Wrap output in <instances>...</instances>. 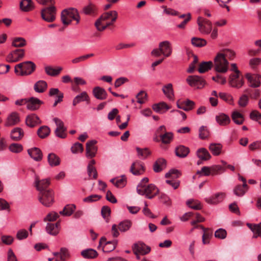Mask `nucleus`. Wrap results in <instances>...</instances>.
Masks as SVG:
<instances>
[{
	"label": "nucleus",
	"mask_w": 261,
	"mask_h": 261,
	"mask_svg": "<svg viewBox=\"0 0 261 261\" xmlns=\"http://www.w3.org/2000/svg\"><path fill=\"white\" fill-rule=\"evenodd\" d=\"M200 227L203 231L202 243L204 244H207L209 243V240L212 235V230L208 228H205L203 226H200Z\"/></svg>",
	"instance_id": "obj_38"
},
{
	"label": "nucleus",
	"mask_w": 261,
	"mask_h": 261,
	"mask_svg": "<svg viewBox=\"0 0 261 261\" xmlns=\"http://www.w3.org/2000/svg\"><path fill=\"white\" fill-rule=\"evenodd\" d=\"M110 181L117 188H122L126 185V178L124 175H122L120 177L112 178Z\"/></svg>",
	"instance_id": "obj_31"
},
{
	"label": "nucleus",
	"mask_w": 261,
	"mask_h": 261,
	"mask_svg": "<svg viewBox=\"0 0 261 261\" xmlns=\"http://www.w3.org/2000/svg\"><path fill=\"white\" fill-rule=\"evenodd\" d=\"M95 164V160H91L89 162V164L88 165V168H88L87 169L88 173H89L90 174V172L94 171V175L93 176V178H94V179H96L97 177V171H96V170L95 167L94 166Z\"/></svg>",
	"instance_id": "obj_60"
},
{
	"label": "nucleus",
	"mask_w": 261,
	"mask_h": 261,
	"mask_svg": "<svg viewBox=\"0 0 261 261\" xmlns=\"http://www.w3.org/2000/svg\"><path fill=\"white\" fill-rule=\"evenodd\" d=\"M50 132V128L48 126L44 125L41 126L38 129L37 134L40 138L43 139L47 137L49 135Z\"/></svg>",
	"instance_id": "obj_48"
},
{
	"label": "nucleus",
	"mask_w": 261,
	"mask_h": 261,
	"mask_svg": "<svg viewBox=\"0 0 261 261\" xmlns=\"http://www.w3.org/2000/svg\"><path fill=\"white\" fill-rule=\"evenodd\" d=\"M152 109L158 113H162L165 112V110L169 109L170 107L166 104V103L162 102L153 105L152 106Z\"/></svg>",
	"instance_id": "obj_43"
},
{
	"label": "nucleus",
	"mask_w": 261,
	"mask_h": 261,
	"mask_svg": "<svg viewBox=\"0 0 261 261\" xmlns=\"http://www.w3.org/2000/svg\"><path fill=\"white\" fill-rule=\"evenodd\" d=\"M248 225L251 230L257 234L254 236V238H256L257 236L261 237V222L258 224H248Z\"/></svg>",
	"instance_id": "obj_58"
},
{
	"label": "nucleus",
	"mask_w": 261,
	"mask_h": 261,
	"mask_svg": "<svg viewBox=\"0 0 261 261\" xmlns=\"http://www.w3.org/2000/svg\"><path fill=\"white\" fill-rule=\"evenodd\" d=\"M27 41L24 38L22 37H16L14 38L12 42V45L16 47H21L25 46Z\"/></svg>",
	"instance_id": "obj_52"
},
{
	"label": "nucleus",
	"mask_w": 261,
	"mask_h": 261,
	"mask_svg": "<svg viewBox=\"0 0 261 261\" xmlns=\"http://www.w3.org/2000/svg\"><path fill=\"white\" fill-rule=\"evenodd\" d=\"M94 56V54L92 53L84 55L72 59L71 62L74 64H78L80 62L85 61L88 58L92 57Z\"/></svg>",
	"instance_id": "obj_56"
},
{
	"label": "nucleus",
	"mask_w": 261,
	"mask_h": 261,
	"mask_svg": "<svg viewBox=\"0 0 261 261\" xmlns=\"http://www.w3.org/2000/svg\"><path fill=\"white\" fill-rule=\"evenodd\" d=\"M246 77L250 87L257 88L260 86L261 76L256 74L247 73L246 74Z\"/></svg>",
	"instance_id": "obj_17"
},
{
	"label": "nucleus",
	"mask_w": 261,
	"mask_h": 261,
	"mask_svg": "<svg viewBox=\"0 0 261 261\" xmlns=\"http://www.w3.org/2000/svg\"><path fill=\"white\" fill-rule=\"evenodd\" d=\"M172 52V48L170 42L164 41L161 42L159 44V48L153 49L151 54L155 57H160L161 55L165 57H168L171 55Z\"/></svg>",
	"instance_id": "obj_5"
},
{
	"label": "nucleus",
	"mask_w": 261,
	"mask_h": 261,
	"mask_svg": "<svg viewBox=\"0 0 261 261\" xmlns=\"http://www.w3.org/2000/svg\"><path fill=\"white\" fill-rule=\"evenodd\" d=\"M47 159L49 165L52 167L58 166L60 163V158L53 153L48 154Z\"/></svg>",
	"instance_id": "obj_40"
},
{
	"label": "nucleus",
	"mask_w": 261,
	"mask_h": 261,
	"mask_svg": "<svg viewBox=\"0 0 261 261\" xmlns=\"http://www.w3.org/2000/svg\"><path fill=\"white\" fill-rule=\"evenodd\" d=\"M81 255L85 258H93L98 255L97 252L94 249H87L81 252Z\"/></svg>",
	"instance_id": "obj_42"
},
{
	"label": "nucleus",
	"mask_w": 261,
	"mask_h": 261,
	"mask_svg": "<svg viewBox=\"0 0 261 261\" xmlns=\"http://www.w3.org/2000/svg\"><path fill=\"white\" fill-rule=\"evenodd\" d=\"M61 19L65 26L69 25L72 20L79 23L80 20L79 14L76 9L70 8L63 10L61 14Z\"/></svg>",
	"instance_id": "obj_4"
},
{
	"label": "nucleus",
	"mask_w": 261,
	"mask_h": 261,
	"mask_svg": "<svg viewBox=\"0 0 261 261\" xmlns=\"http://www.w3.org/2000/svg\"><path fill=\"white\" fill-rule=\"evenodd\" d=\"M216 120L218 123L221 125H226L230 122L229 117L221 113L216 116Z\"/></svg>",
	"instance_id": "obj_32"
},
{
	"label": "nucleus",
	"mask_w": 261,
	"mask_h": 261,
	"mask_svg": "<svg viewBox=\"0 0 261 261\" xmlns=\"http://www.w3.org/2000/svg\"><path fill=\"white\" fill-rule=\"evenodd\" d=\"M9 149L11 152L15 153H18L20 152L22 150L23 147L20 144L12 143L11 145H10Z\"/></svg>",
	"instance_id": "obj_59"
},
{
	"label": "nucleus",
	"mask_w": 261,
	"mask_h": 261,
	"mask_svg": "<svg viewBox=\"0 0 261 261\" xmlns=\"http://www.w3.org/2000/svg\"><path fill=\"white\" fill-rule=\"evenodd\" d=\"M181 175L180 172L176 169H171L168 173L165 174L167 178L176 179L178 178Z\"/></svg>",
	"instance_id": "obj_55"
},
{
	"label": "nucleus",
	"mask_w": 261,
	"mask_h": 261,
	"mask_svg": "<svg viewBox=\"0 0 261 261\" xmlns=\"http://www.w3.org/2000/svg\"><path fill=\"white\" fill-rule=\"evenodd\" d=\"M248 189V185H247V187H244V185H238L234 189L233 192L238 196H243L247 191Z\"/></svg>",
	"instance_id": "obj_49"
},
{
	"label": "nucleus",
	"mask_w": 261,
	"mask_h": 261,
	"mask_svg": "<svg viewBox=\"0 0 261 261\" xmlns=\"http://www.w3.org/2000/svg\"><path fill=\"white\" fill-rule=\"evenodd\" d=\"M35 187L39 193L43 191H47V187L50 185L49 178L40 180L38 176H36L35 181Z\"/></svg>",
	"instance_id": "obj_16"
},
{
	"label": "nucleus",
	"mask_w": 261,
	"mask_h": 261,
	"mask_svg": "<svg viewBox=\"0 0 261 261\" xmlns=\"http://www.w3.org/2000/svg\"><path fill=\"white\" fill-rule=\"evenodd\" d=\"M199 137L202 139H205L208 137L209 135V132L205 126H202L199 129Z\"/></svg>",
	"instance_id": "obj_64"
},
{
	"label": "nucleus",
	"mask_w": 261,
	"mask_h": 261,
	"mask_svg": "<svg viewBox=\"0 0 261 261\" xmlns=\"http://www.w3.org/2000/svg\"><path fill=\"white\" fill-rule=\"evenodd\" d=\"M229 84L232 87L240 88L244 84V81L240 74H231L229 76Z\"/></svg>",
	"instance_id": "obj_18"
},
{
	"label": "nucleus",
	"mask_w": 261,
	"mask_h": 261,
	"mask_svg": "<svg viewBox=\"0 0 261 261\" xmlns=\"http://www.w3.org/2000/svg\"><path fill=\"white\" fill-rule=\"evenodd\" d=\"M165 95L170 100H173L174 91L172 84H168L164 86L162 89Z\"/></svg>",
	"instance_id": "obj_34"
},
{
	"label": "nucleus",
	"mask_w": 261,
	"mask_h": 261,
	"mask_svg": "<svg viewBox=\"0 0 261 261\" xmlns=\"http://www.w3.org/2000/svg\"><path fill=\"white\" fill-rule=\"evenodd\" d=\"M116 242H108L103 246L102 250L104 252H110L114 250L116 248Z\"/></svg>",
	"instance_id": "obj_62"
},
{
	"label": "nucleus",
	"mask_w": 261,
	"mask_h": 261,
	"mask_svg": "<svg viewBox=\"0 0 261 261\" xmlns=\"http://www.w3.org/2000/svg\"><path fill=\"white\" fill-rule=\"evenodd\" d=\"M196 154L199 159L204 161L208 160L211 158V155L208 151L204 148L199 149L197 151Z\"/></svg>",
	"instance_id": "obj_39"
},
{
	"label": "nucleus",
	"mask_w": 261,
	"mask_h": 261,
	"mask_svg": "<svg viewBox=\"0 0 261 261\" xmlns=\"http://www.w3.org/2000/svg\"><path fill=\"white\" fill-rule=\"evenodd\" d=\"M186 81L191 87L196 89H202L205 84V81L197 75H189L187 78Z\"/></svg>",
	"instance_id": "obj_12"
},
{
	"label": "nucleus",
	"mask_w": 261,
	"mask_h": 261,
	"mask_svg": "<svg viewBox=\"0 0 261 261\" xmlns=\"http://www.w3.org/2000/svg\"><path fill=\"white\" fill-rule=\"evenodd\" d=\"M24 56V50L17 49L11 52L6 58L7 62L10 63L17 62L21 60Z\"/></svg>",
	"instance_id": "obj_13"
},
{
	"label": "nucleus",
	"mask_w": 261,
	"mask_h": 261,
	"mask_svg": "<svg viewBox=\"0 0 261 261\" xmlns=\"http://www.w3.org/2000/svg\"><path fill=\"white\" fill-rule=\"evenodd\" d=\"M232 119L234 122L237 124L240 125L243 123L244 118L242 114L238 111H234L232 113Z\"/></svg>",
	"instance_id": "obj_46"
},
{
	"label": "nucleus",
	"mask_w": 261,
	"mask_h": 261,
	"mask_svg": "<svg viewBox=\"0 0 261 261\" xmlns=\"http://www.w3.org/2000/svg\"><path fill=\"white\" fill-rule=\"evenodd\" d=\"M83 11L86 15L94 16L97 14V8L94 4L90 3L83 8Z\"/></svg>",
	"instance_id": "obj_29"
},
{
	"label": "nucleus",
	"mask_w": 261,
	"mask_h": 261,
	"mask_svg": "<svg viewBox=\"0 0 261 261\" xmlns=\"http://www.w3.org/2000/svg\"><path fill=\"white\" fill-rule=\"evenodd\" d=\"M70 257V253L66 248H61L60 252V258L62 261H66Z\"/></svg>",
	"instance_id": "obj_61"
},
{
	"label": "nucleus",
	"mask_w": 261,
	"mask_h": 261,
	"mask_svg": "<svg viewBox=\"0 0 261 261\" xmlns=\"http://www.w3.org/2000/svg\"><path fill=\"white\" fill-rule=\"evenodd\" d=\"M213 66V63L211 61L209 62H203L199 64L198 68V71L203 73L211 69Z\"/></svg>",
	"instance_id": "obj_44"
},
{
	"label": "nucleus",
	"mask_w": 261,
	"mask_h": 261,
	"mask_svg": "<svg viewBox=\"0 0 261 261\" xmlns=\"http://www.w3.org/2000/svg\"><path fill=\"white\" fill-rule=\"evenodd\" d=\"M132 224L130 220H125L121 222L117 226L116 224H114L112 227V231L114 237H117L119 233L118 229L121 232H125L128 230L131 227Z\"/></svg>",
	"instance_id": "obj_11"
},
{
	"label": "nucleus",
	"mask_w": 261,
	"mask_h": 261,
	"mask_svg": "<svg viewBox=\"0 0 261 261\" xmlns=\"http://www.w3.org/2000/svg\"><path fill=\"white\" fill-rule=\"evenodd\" d=\"M38 200L44 206H50L54 202V193L52 190L48 189L47 191H43L39 193Z\"/></svg>",
	"instance_id": "obj_8"
},
{
	"label": "nucleus",
	"mask_w": 261,
	"mask_h": 261,
	"mask_svg": "<svg viewBox=\"0 0 261 261\" xmlns=\"http://www.w3.org/2000/svg\"><path fill=\"white\" fill-rule=\"evenodd\" d=\"M90 100L89 97L86 92H82L80 94L77 95L73 100L72 104L76 106L79 102L82 101H87L89 102Z\"/></svg>",
	"instance_id": "obj_33"
},
{
	"label": "nucleus",
	"mask_w": 261,
	"mask_h": 261,
	"mask_svg": "<svg viewBox=\"0 0 261 261\" xmlns=\"http://www.w3.org/2000/svg\"><path fill=\"white\" fill-rule=\"evenodd\" d=\"M229 63L221 53H218L214 58L213 66L214 70L218 73H225L228 70Z\"/></svg>",
	"instance_id": "obj_6"
},
{
	"label": "nucleus",
	"mask_w": 261,
	"mask_h": 261,
	"mask_svg": "<svg viewBox=\"0 0 261 261\" xmlns=\"http://www.w3.org/2000/svg\"><path fill=\"white\" fill-rule=\"evenodd\" d=\"M60 223V221H58L56 223H52L50 222L47 223L46 227V230L47 233L51 235L57 234L59 231Z\"/></svg>",
	"instance_id": "obj_26"
},
{
	"label": "nucleus",
	"mask_w": 261,
	"mask_h": 261,
	"mask_svg": "<svg viewBox=\"0 0 261 261\" xmlns=\"http://www.w3.org/2000/svg\"><path fill=\"white\" fill-rule=\"evenodd\" d=\"M39 3L43 5H49L42 9L41 11L42 18L48 22H54L56 19L57 9L54 6V0H36Z\"/></svg>",
	"instance_id": "obj_2"
},
{
	"label": "nucleus",
	"mask_w": 261,
	"mask_h": 261,
	"mask_svg": "<svg viewBox=\"0 0 261 261\" xmlns=\"http://www.w3.org/2000/svg\"><path fill=\"white\" fill-rule=\"evenodd\" d=\"M30 156L36 161H40L42 159L41 150L37 147H34L28 150Z\"/></svg>",
	"instance_id": "obj_25"
},
{
	"label": "nucleus",
	"mask_w": 261,
	"mask_h": 261,
	"mask_svg": "<svg viewBox=\"0 0 261 261\" xmlns=\"http://www.w3.org/2000/svg\"><path fill=\"white\" fill-rule=\"evenodd\" d=\"M96 143V140H91L86 143V156L87 158L92 159L95 156L97 151V147L95 146Z\"/></svg>",
	"instance_id": "obj_14"
},
{
	"label": "nucleus",
	"mask_w": 261,
	"mask_h": 261,
	"mask_svg": "<svg viewBox=\"0 0 261 261\" xmlns=\"http://www.w3.org/2000/svg\"><path fill=\"white\" fill-rule=\"evenodd\" d=\"M191 43L193 45L200 47L204 46L206 44V41L204 39L198 37H193L191 39Z\"/></svg>",
	"instance_id": "obj_53"
},
{
	"label": "nucleus",
	"mask_w": 261,
	"mask_h": 261,
	"mask_svg": "<svg viewBox=\"0 0 261 261\" xmlns=\"http://www.w3.org/2000/svg\"><path fill=\"white\" fill-rule=\"evenodd\" d=\"M219 53H221L223 55L224 58L225 59L227 58L230 60H233L236 56L235 53L229 49H223Z\"/></svg>",
	"instance_id": "obj_57"
},
{
	"label": "nucleus",
	"mask_w": 261,
	"mask_h": 261,
	"mask_svg": "<svg viewBox=\"0 0 261 261\" xmlns=\"http://www.w3.org/2000/svg\"><path fill=\"white\" fill-rule=\"evenodd\" d=\"M34 4L32 0H22L20 3V8L23 11H30L34 9Z\"/></svg>",
	"instance_id": "obj_30"
},
{
	"label": "nucleus",
	"mask_w": 261,
	"mask_h": 261,
	"mask_svg": "<svg viewBox=\"0 0 261 261\" xmlns=\"http://www.w3.org/2000/svg\"><path fill=\"white\" fill-rule=\"evenodd\" d=\"M189 153V149L182 145L177 147L175 149L176 155L180 158H185Z\"/></svg>",
	"instance_id": "obj_36"
},
{
	"label": "nucleus",
	"mask_w": 261,
	"mask_h": 261,
	"mask_svg": "<svg viewBox=\"0 0 261 261\" xmlns=\"http://www.w3.org/2000/svg\"><path fill=\"white\" fill-rule=\"evenodd\" d=\"M47 83L44 81H39L34 85V90L39 93L43 92L47 88Z\"/></svg>",
	"instance_id": "obj_45"
},
{
	"label": "nucleus",
	"mask_w": 261,
	"mask_h": 261,
	"mask_svg": "<svg viewBox=\"0 0 261 261\" xmlns=\"http://www.w3.org/2000/svg\"><path fill=\"white\" fill-rule=\"evenodd\" d=\"M222 146L220 144L212 143L210 145L209 149L214 155L220 154Z\"/></svg>",
	"instance_id": "obj_50"
},
{
	"label": "nucleus",
	"mask_w": 261,
	"mask_h": 261,
	"mask_svg": "<svg viewBox=\"0 0 261 261\" xmlns=\"http://www.w3.org/2000/svg\"><path fill=\"white\" fill-rule=\"evenodd\" d=\"M149 181L147 177L143 178L137 187V193L145 195L148 199H152L159 192L158 188L153 184L147 185Z\"/></svg>",
	"instance_id": "obj_3"
},
{
	"label": "nucleus",
	"mask_w": 261,
	"mask_h": 261,
	"mask_svg": "<svg viewBox=\"0 0 261 261\" xmlns=\"http://www.w3.org/2000/svg\"><path fill=\"white\" fill-rule=\"evenodd\" d=\"M136 150L137 151L138 156L142 159L147 158V156L150 155L151 154V151L147 148L142 149L139 147H137Z\"/></svg>",
	"instance_id": "obj_51"
},
{
	"label": "nucleus",
	"mask_w": 261,
	"mask_h": 261,
	"mask_svg": "<svg viewBox=\"0 0 261 261\" xmlns=\"http://www.w3.org/2000/svg\"><path fill=\"white\" fill-rule=\"evenodd\" d=\"M198 25L199 31L205 34H208L212 30V23L209 20L204 18L202 17H199L197 20Z\"/></svg>",
	"instance_id": "obj_10"
},
{
	"label": "nucleus",
	"mask_w": 261,
	"mask_h": 261,
	"mask_svg": "<svg viewBox=\"0 0 261 261\" xmlns=\"http://www.w3.org/2000/svg\"><path fill=\"white\" fill-rule=\"evenodd\" d=\"M166 162L163 159H158L153 165V170L155 172H159L165 168Z\"/></svg>",
	"instance_id": "obj_35"
},
{
	"label": "nucleus",
	"mask_w": 261,
	"mask_h": 261,
	"mask_svg": "<svg viewBox=\"0 0 261 261\" xmlns=\"http://www.w3.org/2000/svg\"><path fill=\"white\" fill-rule=\"evenodd\" d=\"M145 170L143 163L138 160L134 162L130 168V172L135 175H139L143 174Z\"/></svg>",
	"instance_id": "obj_15"
},
{
	"label": "nucleus",
	"mask_w": 261,
	"mask_h": 261,
	"mask_svg": "<svg viewBox=\"0 0 261 261\" xmlns=\"http://www.w3.org/2000/svg\"><path fill=\"white\" fill-rule=\"evenodd\" d=\"M19 122L20 118L19 114L14 112L8 116L5 125L6 126H12L17 124Z\"/></svg>",
	"instance_id": "obj_20"
},
{
	"label": "nucleus",
	"mask_w": 261,
	"mask_h": 261,
	"mask_svg": "<svg viewBox=\"0 0 261 261\" xmlns=\"http://www.w3.org/2000/svg\"><path fill=\"white\" fill-rule=\"evenodd\" d=\"M93 94L95 98L99 100L105 99L107 96L106 90L100 87H95L93 90Z\"/></svg>",
	"instance_id": "obj_27"
},
{
	"label": "nucleus",
	"mask_w": 261,
	"mask_h": 261,
	"mask_svg": "<svg viewBox=\"0 0 261 261\" xmlns=\"http://www.w3.org/2000/svg\"><path fill=\"white\" fill-rule=\"evenodd\" d=\"M35 64L31 61H26L17 64L15 67V72L20 75L31 74L35 69Z\"/></svg>",
	"instance_id": "obj_7"
},
{
	"label": "nucleus",
	"mask_w": 261,
	"mask_h": 261,
	"mask_svg": "<svg viewBox=\"0 0 261 261\" xmlns=\"http://www.w3.org/2000/svg\"><path fill=\"white\" fill-rule=\"evenodd\" d=\"M156 134L159 136L160 140L163 144H168L173 140V134L171 132H167L166 127L162 125L156 130Z\"/></svg>",
	"instance_id": "obj_9"
},
{
	"label": "nucleus",
	"mask_w": 261,
	"mask_h": 261,
	"mask_svg": "<svg viewBox=\"0 0 261 261\" xmlns=\"http://www.w3.org/2000/svg\"><path fill=\"white\" fill-rule=\"evenodd\" d=\"M24 135L23 130L19 127H16L12 129L10 133V138L14 141L21 140Z\"/></svg>",
	"instance_id": "obj_22"
},
{
	"label": "nucleus",
	"mask_w": 261,
	"mask_h": 261,
	"mask_svg": "<svg viewBox=\"0 0 261 261\" xmlns=\"http://www.w3.org/2000/svg\"><path fill=\"white\" fill-rule=\"evenodd\" d=\"M39 118L35 114L28 115L25 119L27 125L30 127H34L36 125L41 123Z\"/></svg>",
	"instance_id": "obj_24"
},
{
	"label": "nucleus",
	"mask_w": 261,
	"mask_h": 261,
	"mask_svg": "<svg viewBox=\"0 0 261 261\" xmlns=\"http://www.w3.org/2000/svg\"><path fill=\"white\" fill-rule=\"evenodd\" d=\"M225 197L224 193H218L215 195L205 198V201L210 204H216L221 202Z\"/></svg>",
	"instance_id": "obj_21"
},
{
	"label": "nucleus",
	"mask_w": 261,
	"mask_h": 261,
	"mask_svg": "<svg viewBox=\"0 0 261 261\" xmlns=\"http://www.w3.org/2000/svg\"><path fill=\"white\" fill-rule=\"evenodd\" d=\"M54 121L57 126V128L55 131V133L56 136H59V132L60 130H61L62 133L66 131V128L64 125V123L61 119L58 118H54Z\"/></svg>",
	"instance_id": "obj_41"
},
{
	"label": "nucleus",
	"mask_w": 261,
	"mask_h": 261,
	"mask_svg": "<svg viewBox=\"0 0 261 261\" xmlns=\"http://www.w3.org/2000/svg\"><path fill=\"white\" fill-rule=\"evenodd\" d=\"M49 95L50 96L57 95L56 101L59 103L63 100V93L60 92L57 88H51L49 90Z\"/></svg>",
	"instance_id": "obj_47"
},
{
	"label": "nucleus",
	"mask_w": 261,
	"mask_h": 261,
	"mask_svg": "<svg viewBox=\"0 0 261 261\" xmlns=\"http://www.w3.org/2000/svg\"><path fill=\"white\" fill-rule=\"evenodd\" d=\"M76 206L74 204H67L60 212V214L64 216H71L75 211Z\"/></svg>",
	"instance_id": "obj_37"
},
{
	"label": "nucleus",
	"mask_w": 261,
	"mask_h": 261,
	"mask_svg": "<svg viewBox=\"0 0 261 261\" xmlns=\"http://www.w3.org/2000/svg\"><path fill=\"white\" fill-rule=\"evenodd\" d=\"M186 203L188 206L196 210H201L202 208L200 202L197 200L190 199L187 201Z\"/></svg>",
	"instance_id": "obj_54"
},
{
	"label": "nucleus",
	"mask_w": 261,
	"mask_h": 261,
	"mask_svg": "<svg viewBox=\"0 0 261 261\" xmlns=\"http://www.w3.org/2000/svg\"><path fill=\"white\" fill-rule=\"evenodd\" d=\"M118 13L116 11H110L104 13L95 21V26L99 31L105 30L107 27L112 25L117 20Z\"/></svg>",
	"instance_id": "obj_1"
},
{
	"label": "nucleus",
	"mask_w": 261,
	"mask_h": 261,
	"mask_svg": "<svg viewBox=\"0 0 261 261\" xmlns=\"http://www.w3.org/2000/svg\"><path fill=\"white\" fill-rule=\"evenodd\" d=\"M132 249L134 254L140 253L142 255L146 254L150 251V248L143 243H135Z\"/></svg>",
	"instance_id": "obj_19"
},
{
	"label": "nucleus",
	"mask_w": 261,
	"mask_h": 261,
	"mask_svg": "<svg viewBox=\"0 0 261 261\" xmlns=\"http://www.w3.org/2000/svg\"><path fill=\"white\" fill-rule=\"evenodd\" d=\"M42 102L39 99L35 97H32L28 99L27 107L29 110L35 111L38 109Z\"/></svg>",
	"instance_id": "obj_23"
},
{
	"label": "nucleus",
	"mask_w": 261,
	"mask_h": 261,
	"mask_svg": "<svg viewBox=\"0 0 261 261\" xmlns=\"http://www.w3.org/2000/svg\"><path fill=\"white\" fill-rule=\"evenodd\" d=\"M44 70L47 75L52 76H56L60 73L61 71L63 70V68L61 67H57L55 68L50 66H46L45 67Z\"/></svg>",
	"instance_id": "obj_28"
},
{
	"label": "nucleus",
	"mask_w": 261,
	"mask_h": 261,
	"mask_svg": "<svg viewBox=\"0 0 261 261\" xmlns=\"http://www.w3.org/2000/svg\"><path fill=\"white\" fill-rule=\"evenodd\" d=\"M147 93L144 91H140L136 95L137 102L140 104L144 103L147 98Z\"/></svg>",
	"instance_id": "obj_63"
}]
</instances>
